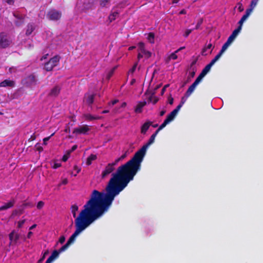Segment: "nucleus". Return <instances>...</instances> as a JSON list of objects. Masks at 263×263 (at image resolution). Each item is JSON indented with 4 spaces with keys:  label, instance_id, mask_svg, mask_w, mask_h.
<instances>
[{
    "label": "nucleus",
    "instance_id": "8fccbe9b",
    "mask_svg": "<svg viewBox=\"0 0 263 263\" xmlns=\"http://www.w3.org/2000/svg\"><path fill=\"white\" fill-rule=\"evenodd\" d=\"M54 260V259L52 257V256H50L48 258L46 261L45 263H51L52 261Z\"/></svg>",
    "mask_w": 263,
    "mask_h": 263
},
{
    "label": "nucleus",
    "instance_id": "c9c22d12",
    "mask_svg": "<svg viewBox=\"0 0 263 263\" xmlns=\"http://www.w3.org/2000/svg\"><path fill=\"white\" fill-rule=\"evenodd\" d=\"M73 169H74V171H76V173L75 174H73V172H72L71 174L73 175L74 176H76L77 174H78L80 172L81 168H79L78 166L74 165V167H73Z\"/></svg>",
    "mask_w": 263,
    "mask_h": 263
},
{
    "label": "nucleus",
    "instance_id": "79ce46f5",
    "mask_svg": "<svg viewBox=\"0 0 263 263\" xmlns=\"http://www.w3.org/2000/svg\"><path fill=\"white\" fill-rule=\"evenodd\" d=\"M54 133L52 134L50 136L44 138L43 139V144L46 145L47 144V141H48L50 138L54 135Z\"/></svg>",
    "mask_w": 263,
    "mask_h": 263
},
{
    "label": "nucleus",
    "instance_id": "c03bdc74",
    "mask_svg": "<svg viewBox=\"0 0 263 263\" xmlns=\"http://www.w3.org/2000/svg\"><path fill=\"white\" fill-rule=\"evenodd\" d=\"M253 8H253L252 7H251L250 8L247 9L246 11L245 14L247 15L249 17V15H250V14L251 13V12H252Z\"/></svg>",
    "mask_w": 263,
    "mask_h": 263
},
{
    "label": "nucleus",
    "instance_id": "bf43d9fd",
    "mask_svg": "<svg viewBox=\"0 0 263 263\" xmlns=\"http://www.w3.org/2000/svg\"><path fill=\"white\" fill-rule=\"evenodd\" d=\"M48 253V252H45L43 255V256L40 258L39 260H38V262L37 263H41L43 260L44 259L45 257V255Z\"/></svg>",
    "mask_w": 263,
    "mask_h": 263
},
{
    "label": "nucleus",
    "instance_id": "aec40b11",
    "mask_svg": "<svg viewBox=\"0 0 263 263\" xmlns=\"http://www.w3.org/2000/svg\"><path fill=\"white\" fill-rule=\"evenodd\" d=\"M146 101L138 102V104L136 105V106L135 108V111L136 113H141L142 111V108L145 105H146Z\"/></svg>",
    "mask_w": 263,
    "mask_h": 263
},
{
    "label": "nucleus",
    "instance_id": "774afa93",
    "mask_svg": "<svg viewBox=\"0 0 263 263\" xmlns=\"http://www.w3.org/2000/svg\"><path fill=\"white\" fill-rule=\"evenodd\" d=\"M248 17V16L246 15L245 14L242 16V17L241 18V20H242L244 22L247 19V18Z\"/></svg>",
    "mask_w": 263,
    "mask_h": 263
},
{
    "label": "nucleus",
    "instance_id": "6e6d98bb",
    "mask_svg": "<svg viewBox=\"0 0 263 263\" xmlns=\"http://www.w3.org/2000/svg\"><path fill=\"white\" fill-rule=\"evenodd\" d=\"M78 146L77 145H74L72 146V147L71 148L70 150H69L68 151V153H69L70 154L73 152L74 151H75L77 148Z\"/></svg>",
    "mask_w": 263,
    "mask_h": 263
},
{
    "label": "nucleus",
    "instance_id": "412c9836",
    "mask_svg": "<svg viewBox=\"0 0 263 263\" xmlns=\"http://www.w3.org/2000/svg\"><path fill=\"white\" fill-rule=\"evenodd\" d=\"M240 31V27H238L237 28L235 29L230 36L228 37V39L233 42L235 38L236 37L238 33Z\"/></svg>",
    "mask_w": 263,
    "mask_h": 263
},
{
    "label": "nucleus",
    "instance_id": "a878e982",
    "mask_svg": "<svg viewBox=\"0 0 263 263\" xmlns=\"http://www.w3.org/2000/svg\"><path fill=\"white\" fill-rule=\"evenodd\" d=\"M222 54L219 52L215 57V58L210 62V64H211L212 66L217 62L219 58L221 57Z\"/></svg>",
    "mask_w": 263,
    "mask_h": 263
},
{
    "label": "nucleus",
    "instance_id": "f704fd0d",
    "mask_svg": "<svg viewBox=\"0 0 263 263\" xmlns=\"http://www.w3.org/2000/svg\"><path fill=\"white\" fill-rule=\"evenodd\" d=\"M202 23H203V19L202 18H200L198 20V22H197V24H196L194 29H196V30L199 29L200 28V26L202 24Z\"/></svg>",
    "mask_w": 263,
    "mask_h": 263
},
{
    "label": "nucleus",
    "instance_id": "de8ad7c7",
    "mask_svg": "<svg viewBox=\"0 0 263 263\" xmlns=\"http://www.w3.org/2000/svg\"><path fill=\"white\" fill-rule=\"evenodd\" d=\"M137 63H135L134 66H133V67L129 70V72H130L132 73H133L136 70V67H137Z\"/></svg>",
    "mask_w": 263,
    "mask_h": 263
},
{
    "label": "nucleus",
    "instance_id": "4c0bfd02",
    "mask_svg": "<svg viewBox=\"0 0 263 263\" xmlns=\"http://www.w3.org/2000/svg\"><path fill=\"white\" fill-rule=\"evenodd\" d=\"M228 46L225 43L223 45V46H222V48L220 50V51H219L220 53H221L222 54L223 53V52L227 49V48H228Z\"/></svg>",
    "mask_w": 263,
    "mask_h": 263
},
{
    "label": "nucleus",
    "instance_id": "423d86ee",
    "mask_svg": "<svg viewBox=\"0 0 263 263\" xmlns=\"http://www.w3.org/2000/svg\"><path fill=\"white\" fill-rule=\"evenodd\" d=\"M36 79L35 76L32 73L22 80V84L25 87H30L36 84Z\"/></svg>",
    "mask_w": 263,
    "mask_h": 263
},
{
    "label": "nucleus",
    "instance_id": "b1692460",
    "mask_svg": "<svg viewBox=\"0 0 263 263\" xmlns=\"http://www.w3.org/2000/svg\"><path fill=\"white\" fill-rule=\"evenodd\" d=\"M35 28L33 26V24H29L27 25V29L26 30V34L27 35H30L32 32L34 31Z\"/></svg>",
    "mask_w": 263,
    "mask_h": 263
},
{
    "label": "nucleus",
    "instance_id": "9d476101",
    "mask_svg": "<svg viewBox=\"0 0 263 263\" xmlns=\"http://www.w3.org/2000/svg\"><path fill=\"white\" fill-rule=\"evenodd\" d=\"M115 170V167H113L110 163H108L105 167L104 171H102L101 174V177L102 178H105Z\"/></svg>",
    "mask_w": 263,
    "mask_h": 263
},
{
    "label": "nucleus",
    "instance_id": "cd10ccee",
    "mask_svg": "<svg viewBox=\"0 0 263 263\" xmlns=\"http://www.w3.org/2000/svg\"><path fill=\"white\" fill-rule=\"evenodd\" d=\"M155 34L153 32H149L148 34L147 39L151 43H154Z\"/></svg>",
    "mask_w": 263,
    "mask_h": 263
},
{
    "label": "nucleus",
    "instance_id": "ea45409f",
    "mask_svg": "<svg viewBox=\"0 0 263 263\" xmlns=\"http://www.w3.org/2000/svg\"><path fill=\"white\" fill-rule=\"evenodd\" d=\"M194 29H186L183 34V36L187 37Z\"/></svg>",
    "mask_w": 263,
    "mask_h": 263
},
{
    "label": "nucleus",
    "instance_id": "6e6552de",
    "mask_svg": "<svg viewBox=\"0 0 263 263\" xmlns=\"http://www.w3.org/2000/svg\"><path fill=\"white\" fill-rule=\"evenodd\" d=\"M90 130L89 126L84 125L77 128H75L73 131V134H86Z\"/></svg>",
    "mask_w": 263,
    "mask_h": 263
},
{
    "label": "nucleus",
    "instance_id": "6ab92c4d",
    "mask_svg": "<svg viewBox=\"0 0 263 263\" xmlns=\"http://www.w3.org/2000/svg\"><path fill=\"white\" fill-rule=\"evenodd\" d=\"M152 125L151 121H148L144 123L141 127V133L142 134H145L149 129L151 125Z\"/></svg>",
    "mask_w": 263,
    "mask_h": 263
},
{
    "label": "nucleus",
    "instance_id": "9b49d317",
    "mask_svg": "<svg viewBox=\"0 0 263 263\" xmlns=\"http://www.w3.org/2000/svg\"><path fill=\"white\" fill-rule=\"evenodd\" d=\"M13 15L16 18V20L14 21V24L16 26L19 27L24 23V18L22 15L17 12H13Z\"/></svg>",
    "mask_w": 263,
    "mask_h": 263
},
{
    "label": "nucleus",
    "instance_id": "052dcab7",
    "mask_svg": "<svg viewBox=\"0 0 263 263\" xmlns=\"http://www.w3.org/2000/svg\"><path fill=\"white\" fill-rule=\"evenodd\" d=\"M239 5V7H238V10L240 11V12H242L243 11V7L242 6V5L241 4V3H239L238 4Z\"/></svg>",
    "mask_w": 263,
    "mask_h": 263
},
{
    "label": "nucleus",
    "instance_id": "f3484780",
    "mask_svg": "<svg viewBox=\"0 0 263 263\" xmlns=\"http://www.w3.org/2000/svg\"><path fill=\"white\" fill-rule=\"evenodd\" d=\"M15 82L13 81L10 80L8 79L5 80L4 81L1 82L0 83V87H13L14 86Z\"/></svg>",
    "mask_w": 263,
    "mask_h": 263
},
{
    "label": "nucleus",
    "instance_id": "4d7b16f0",
    "mask_svg": "<svg viewBox=\"0 0 263 263\" xmlns=\"http://www.w3.org/2000/svg\"><path fill=\"white\" fill-rule=\"evenodd\" d=\"M65 240V237L64 236H62L60 237L59 241L60 243H63L64 242Z\"/></svg>",
    "mask_w": 263,
    "mask_h": 263
},
{
    "label": "nucleus",
    "instance_id": "5701e85b",
    "mask_svg": "<svg viewBox=\"0 0 263 263\" xmlns=\"http://www.w3.org/2000/svg\"><path fill=\"white\" fill-rule=\"evenodd\" d=\"M97 155L94 154H91L87 159L86 164L90 165L92 163V161L97 159Z\"/></svg>",
    "mask_w": 263,
    "mask_h": 263
},
{
    "label": "nucleus",
    "instance_id": "e433bc0d",
    "mask_svg": "<svg viewBox=\"0 0 263 263\" xmlns=\"http://www.w3.org/2000/svg\"><path fill=\"white\" fill-rule=\"evenodd\" d=\"M23 213V210H20L19 211L14 210L12 212V215L15 216L17 214L21 215Z\"/></svg>",
    "mask_w": 263,
    "mask_h": 263
},
{
    "label": "nucleus",
    "instance_id": "72a5a7b5",
    "mask_svg": "<svg viewBox=\"0 0 263 263\" xmlns=\"http://www.w3.org/2000/svg\"><path fill=\"white\" fill-rule=\"evenodd\" d=\"M110 0H100V5L102 7H105L109 2Z\"/></svg>",
    "mask_w": 263,
    "mask_h": 263
},
{
    "label": "nucleus",
    "instance_id": "58836bf2",
    "mask_svg": "<svg viewBox=\"0 0 263 263\" xmlns=\"http://www.w3.org/2000/svg\"><path fill=\"white\" fill-rule=\"evenodd\" d=\"M176 53L177 52H176L175 51L174 52L171 53L169 56V59L172 60H176L177 59V55H176Z\"/></svg>",
    "mask_w": 263,
    "mask_h": 263
},
{
    "label": "nucleus",
    "instance_id": "473e14b6",
    "mask_svg": "<svg viewBox=\"0 0 263 263\" xmlns=\"http://www.w3.org/2000/svg\"><path fill=\"white\" fill-rule=\"evenodd\" d=\"M116 68V67H114L108 73V74L107 75V77H106L107 79H108V80L110 79V78L112 76Z\"/></svg>",
    "mask_w": 263,
    "mask_h": 263
},
{
    "label": "nucleus",
    "instance_id": "f257e3e1",
    "mask_svg": "<svg viewBox=\"0 0 263 263\" xmlns=\"http://www.w3.org/2000/svg\"><path fill=\"white\" fill-rule=\"evenodd\" d=\"M105 191V193L93 191L90 199L75 219L76 230L67 241L68 244L70 245L81 232L107 211L115 197L119 195L107 185Z\"/></svg>",
    "mask_w": 263,
    "mask_h": 263
},
{
    "label": "nucleus",
    "instance_id": "7ed1b4c3",
    "mask_svg": "<svg viewBox=\"0 0 263 263\" xmlns=\"http://www.w3.org/2000/svg\"><path fill=\"white\" fill-rule=\"evenodd\" d=\"M212 65L210 63L208 64L205 67L202 69L201 72L196 78L194 83L189 87L186 91L185 92V96L186 98H188L194 91L195 88L199 82L201 81L202 78L207 74V73L210 70Z\"/></svg>",
    "mask_w": 263,
    "mask_h": 263
},
{
    "label": "nucleus",
    "instance_id": "f03ea898",
    "mask_svg": "<svg viewBox=\"0 0 263 263\" xmlns=\"http://www.w3.org/2000/svg\"><path fill=\"white\" fill-rule=\"evenodd\" d=\"M158 133L157 131L151 136L147 143L139 149L133 157L126 163L118 167L112 173L107 185L119 194L134 179V176L140 170L141 163L146 154L147 148L154 142Z\"/></svg>",
    "mask_w": 263,
    "mask_h": 263
},
{
    "label": "nucleus",
    "instance_id": "69168bd1",
    "mask_svg": "<svg viewBox=\"0 0 263 263\" xmlns=\"http://www.w3.org/2000/svg\"><path fill=\"white\" fill-rule=\"evenodd\" d=\"M195 75V71H193L190 72V73H189V76H190L191 78L194 77Z\"/></svg>",
    "mask_w": 263,
    "mask_h": 263
},
{
    "label": "nucleus",
    "instance_id": "ddd939ff",
    "mask_svg": "<svg viewBox=\"0 0 263 263\" xmlns=\"http://www.w3.org/2000/svg\"><path fill=\"white\" fill-rule=\"evenodd\" d=\"M139 50L141 51V52L143 54L144 56L146 59H148L152 55V53L151 52L148 51H146L145 49L144 44L142 42H140L138 44Z\"/></svg>",
    "mask_w": 263,
    "mask_h": 263
},
{
    "label": "nucleus",
    "instance_id": "a18cd8bd",
    "mask_svg": "<svg viewBox=\"0 0 263 263\" xmlns=\"http://www.w3.org/2000/svg\"><path fill=\"white\" fill-rule=\"evenodd\" d=\"M70 153H67V154L64 155L63 156V158H62V160L64 161V162H66L68 159L69 158V156H70Z\"/></svg>",
    "mask_w": 263,
    "mask_h": 263
},
{
    "label": "nucleus",
    "instance_id": "3c124183",
    "mask_svg": "<svg viewBox=\"0 0 263 263\" xmlns=\"http://www.w3.org/2000/svg\"><path fill=\"white\" fill-rule=\"evenodd\" d=\"M54 260V259L52 257V256H50L48 258L46 261L45 263H51L52 261Z\"/></svg>",
    "mask_w": 263,
    "mask_h": 263
},
{
    "label": "nucleus",
    "instance_id": "c85d7f7f",
    "mask_svg": "<svg viewBox=\"0 0 263 263\" xmlns=\"http://www.w3.org/2000/svg\"><path fill=\"white\" fill-rule=\"evenodd\" d=\"M71 212L72 213L73 217L76 216V212L78 210V206L76 204L72 205L71 207Z\"/></svg>",
    "mask_w": 263,
    "mask_h": 263
},
{
    "label": "nucleus",
    "instance_id": "c756f323",
    "mask_svg": "<svg viewBox=\"0 0 263 263\" xmlns=\"http://www.w3.org/2000/svg\"><path fill=\"white\" fill-rule=\"evenodd\" d=\"M212 47V44H209L208 45L205 46L202 50L201 54L202 55H205L206 53L205 52L208 49H211Z\"/></svg>",
    "mask_w": 263,
    "mask_h": 263
},
{
    "label": "nucleus",
    "instance_id": "09e8293b",
    "mask_svg": "<svg viewBox=\"0 0 263 263\" xmlns=\"http://www.w3.org/2000/svg\"><path fill=\"white\" fill-rule=\"evenodd\" d=\"M258 0H252L250 7H252L253 8H254L255 6L256 5L257 2Z\"/></svg>",
    "mask_w": 263,
    "mask_h": 263
},
{
    "label": "nucleus",
    "instance_id": "0e129e2a",
    "mask_svg": "<svg viewBox=\"0 0 263 263\" xmlns=\"http://www.w3.org/2000/svg\"><path fill=\"white\" fill-rule=\"evenodd\" d=\"M27 206H32L30 203H24L22 204L23 209Z\"/></svg>",
    "mask_w": 263,
    "mask_h": 263
},
{
    "label": "nucleus",
    "instance_id": "39448f33",
    "mask_svg": "<svg viewBox=\"0 0 263 263\" xmlns=\"http://www.w3.org/2000/svg\"><path fill=\"white\" fill-rule=\"evenodd\" d=\"M12 43L10 37L5 32L0 33V48L8 47Z\"/></svg>",
    "mask_w": 263,
    "mask_h": 263
},
{
    "label": "nucleus",
    "instance_id": "e2e57ef3",
    "mask_svg": "<svg viewBox=\"0 0 263 263\" xmlns=\"http://www.w3.org/2000/svg\"><path fill=\"white\" fill-rule=\"evenodd\" d=\"M144 56L143 54H142L141 51L139 50V52L138 54V59L140 60L141 58H142Z\"/></svg>",
    "mask_w": 263,
    "mask_h": 263
},
{
    "label": "nucleus",
    "instance_id": "2eb2a0df",
    "mask_svg": "<svg viewBox=\"0 0 263 263\" xmlns=\"http://www.w3.org/2000/svg\"><path fill=\"white\" fill-rule=\"evenodd\" d=\"M174 119L170 117L168 115L167 116L166 118L165 119L162 124H161L158 128L156 130L158 133H159L161 130H162L163 128H164L167 124L172 121Z\"/></svg>",
    "mask_w": 263,
    "mask_h": 263
},
{
    "label": "nucleus",
    "instance_id": "20e7f679",
    "mask_svg": "<svg viewBox=\"0 0 263 263\" xmlns=\"http://www.w3.org/2000/svg\"><path fill=\"white\" fill-rule=\"evenodd\" d=\"M60 59V57L58 55L54 56L45 64L44 69L47 71H51L54 67L59 64Z\"/></svg>",
    "mask_w": 263,
    "mask_h": 263
},
{
    "label": "nucleus",
    "instance_id": "1a4fd4ad",
    "mask_svg": "<svg viewBox=\"0 0 263 263\" xmlns=\"http://www.w3.org/2000/svg\"><path fill=\"white\" fill-rule=\"evenodd\" d=\"M95 94L87 93L85 95L84 97V102L88 106H91L95 99Z\"/></svg>",
    "mask_w": 263,
    "mask_h": 263
},
{
    "label": "nucleus",
    "instance_id": "7c9ffc66",
    "mask_svg": "<svg viewBox=\"0 0 263 263\" xmlns=\"http://www.w3.org/2000/svg\"><path fill=\"white\" fill-rule=\"evenodd\" d=\"M69 245L68 244L67 242L59 250H58L59 253H61V252H63L64 251H65V250H66L69 247Z\"/></svg>",
    "mask_w": 263,
    "mask_h": 263
},
{
    "label": "nucleus",
    "instance_id": "680f3d73",
    "mask_svg": "<svg viewBox=\"0 0 263 263\" xmlns=\"http://www.w3.org/2000/svg\"><path fill=\"white\" fill-rule=\"evenodd\" d=\"M169 86L168 84L165 85L161 90V95H162L165 91L166 88Z\"/></svg>",
    "mask_w": 263,
    "mask_h": 263
},
{
    "label": "nucleus",
    "instance_id": "864d4df0",
    "mask_svg": "<svg viewBox=\"0 0 263 263\" xmlns=\"http://www.w3.org/2000/svg\"><path fill=\"white\" fill-rule=\"evenodd\" d=\"M15 0H4L8 5H12L14 4Z\"/></svg>",
    "mask_w": 263,
    "mask_h": 263
},
{
    "label": "nucleus",
    "instance_id": "338daca9",
    "mask_svg": "<svg viewBox=\"0 0 263 263\" xmlns=\"http://www.w3.org/2000/svg\"><path fill=\"white\" fill-rule=\"evenodd\" d=\"M64 132L67 133H69L70 132V127L68 126L66 127V128L64 129Z\"/></svg>",
    "mask_w": 263,
    "mask_h": 263
},
{
    "label": "nucleus",
    "instance_id": "49530a36",
    "mask_svg": "<svg viewBox=\"0 0 263 263\" xmlns=\"http://www.w3.org/2000/svg\"><path fill=\"white\" fill-rule=\"evenodd\" d=\"M25 221H26L25 219H24V220H22L18 221V223H17L18 228H22V226H23V224L25 223Z\"/></svg>",
    "mask_w": 263,
    "mask_h": 263
},
{
    "label": "nucleus",
    "instance_id": "5fc2aeb1",
    "mask_svg": "<svg viewBox=\"0 0 263 263\" xmlns=\"http://www.w3.org/2000/svg\"><path fill=\"white\" fill-rule=\"evenodd\" d=\"M61 166V163H54L52 167L54 168V169H57L59 167H60V166Z\"/></svg>",
    "mask_w": 263,
    "mask_h": 263
},
{
    "label": "nucleus",
    "instance_id": "4468645a",
    "mask_svg": "<svg viewBox=\"0 0 263 263\" xmlns=\"http://www.w3.org/2000/svg\"><path fill=\"white\" fill-rule=\"evenodd\" d=\"M61 89V88L59 86H55L51 89L48 93V96L50 97H57L60 93Z\"/></svg>",
    "mask_w": 263,
    "mask_h": 263
},
{
    "label": "nucleus",
    "instance_id": "0eeeda50",
    "mask_svg": "<svg viewBox=\"0 0 263 263\" xmlns=\"http://www.w3.org/2000/svg\"><path fill=\"white\" fill-rule=\"evenodd\" d=\"M62 17V12L55 9H51L47 14V18L50 21H56Z\"/></svg>",
    "mask_w": 263,
    "mask_h": 263
},
{
    "label": "nucleus",
    "instance_id": "393cba45",
    "mask_svg": "<svg viewBox=\"0 0 263 263\" xmlns=\"http://www.w3.org/2000/svg\"><path fill=\"white\" fill-rule=\"evenodd\" d=\"M85 119L88 121H92L93 120H98L101 118V117L99 116H93L90 114H87L85 115Z\"/></svg>",
    "mask_w": 263,
    "mask_h": 263
},
{
    "label": "nucleus",
    "instance_id": "603ef678",
    "mask_svg": "<svg viewBox=\"0 0 263 263\" xmlns=\"http://www.w3.org/2000/svg\"><path fill=\"white\" fill-rule=\"evenodd\" d=\"M120 159L118 158L117 159L115 160V161L114 162L110 163V164L114 167L117 164V163L120 161Z\"/></svg>",
    "mask_w": 263,
    "mask_h": 263
},
{
    "label": "nucleus",
    "instance_id": "dca6fc26",
    "mask_svg": "<svg viewBox=\"0 0 263 263\" xmlns=\"http://www.w3.org/2000/svg\"><path fill=\"white\" fill-rule=\"evenodd\" d=\"M183 97L182 98L180 103L177 106V107L174 109L168 115L171 117L173 119H174L175 117L177 115L178 112L182 106L184 104V102H183Z\"/></svg>",
    "mask_w": 263,
    "mask_h": 263
},
{
    "label": "nucleus",
    "instance_id": "f8f14e48",
    "mask_svg": "<svg viewBox=\"0 0 263 263\" xmlns=\"http://www.w3.org/2000/svg\"><path fill=\"white\" fill-rule=\"evenodd\" d=\"M9 239L10 240V244L15 245L18 240L20 238V235L16 233L14 230H13L9 234Z\"/></svg>",
    "mask_w": 263,
    "mask_h": 263
},
{
    "label": "nucleus",
    "instance_id": "a19ab883",
    "mask_svg": "<svg viewBox=\"0 0 263 263\" xmlns=\"http://www.w3.org/2000/svg\"><path fill=\"white\" fill-rule=\"evenodd\" d=\"M36 149L39 152H41L43 151V147L40 145L39 143H36L35 145Z\"/></svg>",
    "mask_w": 263,
    "mask_h": 263
},
{
    "label": "nucleus",
    "instance_id": "a211bd4d",
    "mask_svg": "<svg viewBox=\"0 0 263 263\" xmlns=\"http://www.w3.org/2000/svg\"><path fill=\"white\" fill-rule=\"evenodd\" d=\"M15 202V201L14 199L11 200L9 202L0 206V211H4L10 208H12L14 205Z\"/></svg>",
    "mask_w": 263,
    "mask_h": 263
},
{
    "label": "nucleus",
    "instance_id": "4be33fe9",
    "mask_svg": "<svg viewBox=\"0 0 263 263\" xmlns=\"http://www.w3.org/2000/svg\"><path fill=\"white\" fill-rule=\"evenodd\" d=\"M119 13L117 11H113L112 10L110 15L108 16V19L110 21V22H112L114 20H116V18L119 16Z\"/></svg>",
    "mask_w": 263,
    "mask_h": 263
},
{
    "label": "nucleus",
    "instance_id": "13d9d810",
    "mask_svg": "<svg viewBox=\"0 0 263 263\" xmlns=\"http://www.w3.org/2000/svg\"><path fill=\"white\" fill-rule=\"evenodd\" d=\"M168 103L171 105L173 104L174 99L171 97H169L168 98Z\"/></svg>",
    "mask_w": 263,
    "mask_h": 263
},
{
    "label": "nucleus",
    "instance_id": "bb28decb",
    "mask_svg": "<svg viewBox=\"0 0 263 263\" xmlns=\"http://www.w3.org/2000/svg\"><path fill=\"white\" fill-rule=\"evenodd\" d=\"M154 93L149 97L148 101L153 102L154 104H155L158 101L159 99L157 97L154 96Z\"/></svg>",
    "mask_w": 263,
    "mask_h": 263
},
{
    "label": "nucleus",
    "instance_id": "2f4dec72",
    "mask_svg": "<svg viewBox=\"0 0 263 263\" xmlns=\"http://www.w3.org/2000/svg\"><path fill=\"white\" fill-rule=\"evenodd\" d=\"M59 254H60L58 250H55L52 252L51 256H52V257L55 260L56 258H57L59 257Z\"/></svg>",
    "mask_w": 263,
    "mask_h": 263
},
{
    "label": "nucleus",
    "instance_id": "37998d69",
    "mask_svg": "<svg viewBox=\"0 0 263 263\" xmlns=\"http://www.w3.org/2000/svg\"><path fill=\"white\" fill-rule=\"evenodd\" d=\"M44 205V202L42 201L38 202L36 207L38 209H41Z\"/></svg>",
    "mask_w": 263,
    "mask_h": 263
}]
</instances>
